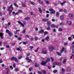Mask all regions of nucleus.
I'll return each mask as SVG.
<instances>
[{
  "label": "nucleus",
  "instance_id": "f257e3e1",
  "mask_svg": "<svg viewBox=\"0 0 74 74\" xmlns=\"http://www.w3.org/2000/svg\"><path fill=\"white\" fill-rule=\"evenodd\" d=\"M13 4H12L10 6H8V9L7 10V11H10L11 10H13L14 8H13Z\"/></svg>",
  "mask_w": 74,
  "mask_h": 74
},
{
  "label": "nucleus",
  "instance_id": "f03ea898",
  "mask_svg": "<svg viewBox=\"0 0 74 74\" xmlns=\"http://www.w3.org/2000/svg\"><path fill=\"white\" fill-rule=\"evenodd\" d=\"M62 64V63L61 62L59 63V62H54L53 64V65H57V66H61Z\"/></svg>",
  "mask_w": 74,
  "mask_h": 74
},
{
  "label": "nucleus",
  "instance_id": "7ed1b4c3",
  "mask_svg": "<svg viewBox=\"0 0 74 74\" xmlns=\"http://www.w3.org/2000/svg\"><path fill=\"white\" fill-rule=\"evenodd\" d=\"M46 63H47L46 61L45 62L44 61H42L41 63V64L42 66H46Z\"/></svg>",
  "mask_w": 74,
  "mask_h": 74
},
{
  "label": "nucleus",
  "instance_id": "20e7f679",
  "mask_svg": "<svg viewBox=\"0 0 74 74\" xmlns=\"http://www.w3.org/2000/svg\"><path fill=\"white\" fill-rule=\"evenodd\" d=\"M42 21L43 22H48V21H49V19L47 18H44L42 19Z\"/></svg>",
  "mask_w": 74,
  "mask_h": 74
},
{
  "label": "nucleus",
  "instance_id": "39448f33",
  "mask_svg": "<svg viewBox=\"0 0 74 74\" xmlns=\"http://www.w3.org/2000/svg\"><path fill=\"white\" fill-rule=\"evenodd\" d=\"M41 53H44V54H47L48 52L47 51H44V50H42Z\"/></svg>",
  "mask_w": 74,
  "mask_h": 74
},
{
  "label": "nucleus",
  "instance_id": "423d86ee",
  "mask_svg": "<svg viewBox=\"0 0 74 74\" xmlns=\"http://www.w3.org/2000/svg\"><path fill=\"white\" fill-rule=\"evenodd\" d=\"M53 46H51L49 47V50L50 51H53Z\"/></svg>",
  "mask_w": 74,
  "mask_h": 74
},
{
  "label": "nucleus",
  "instance_id": "0eeeda50",
  "mask_svg": "<svg viewBox=\"0 0 74 74\" xmlns=\"http://www.w3.org/2000/svg\"><path fill=\"white\" fill-rule=\"evenodd\" d=\"M0 36L1 39H3V34L2 33H0Z\"/></svg>",
  "mask_w": 74,
  "mask_h": 74
},
{
  "label": "nucleus",
  "instance_id": "6e6552de",
  "mask_svg": "<svg viewBox=\"0 0 74 74\" xmlns=\"http://www.w3.org/2000/svg\"><path fill=\"white\" fill-rule=\"evenodd\" d=\"M18 23H19V24H20L21 25V26H22V27H24V25H23V24H22L21 22L20 21H18Z\"/></svg>",
  "mask_w": 74,
  "mask_h": 74
},
{
  "label": "nucleus",
  "instance_id": "1a4fd4ad",
  "mask_svg": "<svg viewBox=\"0 0 74 74\" xmlns=\"http://www.w3.org/2000/svg\"><path fill=\"white\" fill-rule=\"evenodd\" d=\"M64 51V47H62V50H60V53H62Z\"/></svg>",
  "mask_w": 74,
  "mask_h": 74
},
{
  "label": "nucleus",
  "instance_id": "9d476101",
  "mask_svg": "<svg viewBox=\"0 0 74 74\" xmlns=\"http://www.w3.org/2000/svg\"><path fill=\"white\" fill-rule=\"evenodd\" d=\"M50 62V58H47V60L46 61V63H47L48 62Z\"/></svg>",
  "mask_w": 74,
  "mask_h": 74
},
{
  "label": "nucleus",
  "instance_id": "9b49d317",
  "mask_svg": "<svg viewBox=\"0 0 74 74\" xmlns=\"http://www.w3.org/2000/svg\"><path fill=\"white\" fill-rule=\"evenodd\" d=\"M35 66L36 67H39L40 66V64L36 63L35 64Z\"/></svg>",
  "mask_w": 74,
  "mask_h": 74
},
{
  "label": "nucleus",
  "instance_id": "f8f14e48",
  "mask_svg": "<svg viewBox=\"0 0 74 74\" xmlns=\"http://www.w3.org/2000/svg\"><path fill=\"white\" fill-rule=\"evenodd\" d=\"M41 71L42 72V73L43 74H46L47 73V72L46 71L44 70H42Z\"/></svg>",
  "mask_w": 74,
  "mask_h": 74
},
{
  "label": "nucleus",
  "instance_id": "ddd939ff",
  "mask_svg": "<svg viewBox=\"0 0 74 74\" xmlns=\"http://www.w3.org/2000/svg\"><path fill=\"white\" fill-rule=\"evenodd\" d=\"M44 30L41 29L39 32V33H44Z\"/></svg>",
  "mask_w": 74,
  "mask_h": 74
},
{
  "label": "nucleus",
  "instance_id": "4468645a",
  "mask_svg": "<svg viewBox=\"0 0 74 74\" xmlns=\"http://www.w3.org/2000/svg\"><path fill=\"white\" fill-rule=\"evenodd\" d=\"M16 58V57L13 56L11 58V59L12 60H15V59Z\"/></svg>",
  "mask_w": 74,
  "mask_h": 74
},
{
  "label": "nucleus",
  "instance_id": "2eb2a0df",
  "mask_svg": "<svg viewBox=\"0 0 74 74\" xmlns=\"http://www.w3.org/2000/svg\"><path fill=\"white\" fill-rule=\"evenodd\" d=\"M21 5H22L23 7H26V5H25V3H21Z\"/></svg>",
  "mask_w": 74,
  "mask_h": 74
},
{
  "label": "nucleus",
  "instance_id": "dca6fc26",
  "mask_svg": "<svg viewBox=\"0 0 74 74\" xmlns=\"http://www.w3.org/2000/svg\"><path fill=\"white\" fill-rule=\"evenodd\" d=\"M24 19L26 21H27V20H29V19H30V17H26Z\"/></svg>",
  "mask_w": 74,
  "mask_h": 74
},
{
  "label": "nucleus",
  "instance_id": "f3484780",
  "mask_svg": "<svg viewBox=\"0 0 74 74\" xmlns=\"http://www.w3.org/2000/svg\"><path fill=\"white\" fill-rule=\"evenodd\" d=\"M67 60V59L66 58H65V59H64V60L62 62V63L63 64H64V63H66V60Z\"/></svg>",
  "mask_w": 74,
  "mask_h": 74
},
{
  "label": "nucleus",
  "instance_id": "a211bd4d",
  "mask_svg": "<svg viewBox=\"0 0 74 74\" xmlns=\"http://www.w3.org/2000/svg\"><path fill=\"white\" fill-rule=\"evenodd\" d=\"M49 36H48L45 38V40L46 41H49Z\"/></svg>",
  "mask_w": 74,
  "mask_h": 74
},
{
  "label": "nucleus",
  "instance_id": "6ab92c4d",
  "mask_svg": "<svg viewBox=\"0 0 74 74\" xmlns=\"http://www.w3.org/2000/svg\"><path fill=\"white\" fill-rule=\"evenodd\" d=\"M16 50H17V51H22V49H20L18 47H17L16 48Z\"/></svg>",
  "mask_w": 74,
  "mask_h": 74
},
{
  "label": "nucleus",
  "instance_id": "aec40b11",
  "mask_svg": "<svg viewBox=\"0 0 74 74\" xmlns=\"http://www.w3.org/2000/svg\"><path fill=\"white\" fill-rule=\"evenodd\" d=\"M60 19L61 20H62V19H63V15H62L60 16Z\"/></svg>",
  "mask_w": 74,
  "mask_h": 74
},
{
  "label": "nucleus",
  "instance_id": "412c9836",
  "mask_svg": "<svg viewBox=\"0 0 74 74\" xmlns=\"http://www.w3.org/2000/svg\"><path fill=\"white\" fill-rule=\"evenodd\" d=\"M67 23L69 25H71V21H68Z\"/></svg>",
  "mask_w": 74,
  "mask_h": 74
},
{
  "label": "nucleus",
  "instance_id": "4be33fe9",
  "mask_svg": "<svg viewBox=\"0 0 74 74\" xmlns=\"http://www.w3.org/2000/svg\"><path fill=\"white\" fill-rule=\"evenodd\" d=\"M39 10V11L40 13H42V10L41 9V8H38Z\"/></svg>",
  "mask_w": 74,
  "mask_h": 74
},
{
  "label": "nucleus",
  "instance_id": "5701e85b",
  "mask_svg": "<svg viewBox=\"0 0 74 74\" xmlns=\"http://www.w3.org/2000/svg\"><path fill=\"white\" fill-rule=\"evenodd\" d=\"M65 3H66V1H64L63 2L61 3L60 4L61 5H63Z\"/></svg>",
  "mask_w": 74,
  "mask_h": 74
},
{
  "label": "nucleus",
  "instance_id": "b1692460",
  "mask_svg": "<svg viewBox=\"0 0 74 74\" xmlns=\"http://www.w3.org/2000/svg\"><path fill=\"white\" fill-rule=\"evenodd\" d=\"M66 71L67 72H69L70 71H71V70H70V68H68L66 69Z\"/></svg>",
  "mask_w": 74,
  "mask_h": 74
},
{
  "label": "nucleus",
  "instance_id": "393cba45",
  "mask_svg": "<svg viewBox=\"0 0 74 74\" xmlns=\"http://www.w3.org/2000/svg\"><path fill=\"white\" fill-rule=\"evenodd\" d=\"M47 24L48 25V26L49 25H50L51 24V22H50V21H48L47 22Z\"/></svg>",
  "mask_w": 74,
  "mask_h": 74
},
{
  "label": "nucleus",
  "instance_id": "a878e982",
  "mask_svg": "<svg viewBox=\"0 0 74 74\" xmlns=\"http://www.w3.org/2000/svg\"><path fill=\"white\" fill-rule=\"evenodd\" d=\"M22 33H23V34H25L26 33V29H24L23 31H22Z\"/></svg>",
  "mask_w": 74,
  "mask_h": 74
},
{
  "label": "nucleus",
  "instance_id": "bb28decb",
  "mask_svg": "<svg viewBox=\"0 0 74 74\" xmlns=\"http://www.w3.org/2000/svg\"><path fill=\"white\" fill-rule=\"evenodd\" d=\"M55 11L54 10H53L51 12H50V14H55Z\"/></svg>",
  "mask_w": 74,
  "mask_h": 74
},
{
  "label": "nucleus",
  "instance_id": "cd10ccee",
  "mask_svg": "<svg viewBox=\"0 0 74 74\" xmlns=\"http://www.w3.org/2000/svg\"><path fill=\"white\" fill-rule=\"evenodd\" d=\"M10 69H9L8 70L7 72H6V74H9V73H10Z\"/></svg>",
  "mask_w": 74,
  "mask_h": 74
},
{
  "label": "nucleus",
  "instance_id": "c85d7f7f",
  "mask_svg": "<svg viewBox=\"0 0 74 74\" xmlns=\"http://www.w3.org/2000/svg\"><path fill=\"white\" fill-rule=\"evenodd\" d=\"M69 16L70 17H73V14H69Z\"/></svg>",
  "mask_w": 74,
  "mask_h": 74
},
{
  "label": "nucleus",
  "instance_id": "c756f323",
  "mask_svg": "<svg viewBox=\"0 0 74 74\" xmlns=\"http://www.w3.org/2000/svg\"><path fill=\"white\" fill-rule=\"evenodd\" d=\"M8 34L10 36H12V33L10 32L8 33Z\"/></svg>",
  "mask_w": 74,
  "mask_h": 74
},
{
  "label": "nucleus",
  "instance_id": "7c9ffc66",
  "mask_svg": "<svg viewBox=\"0 0 74 74\" xmlns=\"http://www.w3.org/2000/svg\"><path fill=\"white\" fill-rule=\"evenodd\" d=\"M62 70L63 71L62 72V73H64V71H66V70L64 69H63V68H62Z\"/></svg>",
  "mask_w": 74,
  "mask_h": 74
},
{
  "label": "nucleus",
  "instance_id": "2f4dec72",
  "mask_svg": "<svg viewBox=\"0 0 74 74\" xmlns=\"http://www.w3.org/2000/svg\"><path fill=\"white\" fill-rule=\"evenodd\" d=\"M13 5H14V6H15V7H18V5H16V3H13Z\"/></svg>",
  "mask_w": 74,
  "mask_h": 74
},
{
  "label": "nucleus",
  "instance_id": "473e14b6",
  "mask_svg": "<svg viewBox=\"0 0 74 74\" xmlns=\"http://www.w3.org/2000/svg\"><path fill=\"white\" fill-rule=\"evenodd\" d=\"M51 27H53L54 28H55V25L53 24H52L51 25Z\"/></svg>",
  "mask_w": 74,
  "mask_h": 74
},
{
  "label": "nucleus",
  "instance_id": "72a5a7b5",
  "mask_svg": "<svg viewBox=\"0 0 74 74\" xmlns=\"http://www.w3.org/2000/svg\"><path fill=\"white\" fill-rule=\"evenodd\" d=\"M14 60H15V62H16V63H18V59L16 58Z\"/></svg>",
  "mask_w": 74,
  "mask_h": 74
},
{
  "label": "nucleus",
  "instance_id": "f704fd0d",
  "mask_svg": "<svg viewBox=\"0 0 74 74\" xmlns=\"http://www.w3.org/2000/svg\"><path fill=\"white\" fill-rule=\"evenodd\" d=\"M56 53L57 54V55H59V56H61V53H60L59 52H57Z\"/></svg>",
  "mask_w": 74,
  "mask_h": 74
},
{
  "label": "nucleus",
  "instance_id": "c9c22d12",
  "mask_svg": "<svg viewBox=\"0 0 74 74\" xmlns=\"http://www.w3.org/2000/svg\"><path fill=\"white\" fill-rule=\"evenodd\" d=\"M39 3L40 4H44V2H43V1H40L39 2Z\"/></svg>",
  "mask_w": 74,
  "mask_h": 74
},
{
  "label": "nucleus",
  "instance_id": "e433bc0d",
  "mask_svg": "<svg viewBox=\"0 0 74 74\" xmlns=\"http://www.w3.org/2000/svg\"><path fill=\"white\" fill-rule=\"evenodd\" d=\"M53 73H57L58 72V71L57 70H54L53 71Z\"/></svg>",
  "mask_w": 74,
  "mask_h": 74
},
{
  "label": "nucleus",
  "instance_id": "4c0bfd02",
  "mask_svg": "<svg viewBox=\"0 0 74 74\" xmlns=\"http://www.w3.org/2000/svg\"><path fill=\"white\" fill-rule=\"evenodd\" d=\"M59 12H57L56 14V16L58 17V16H59Z\"/></svg>",
  "mask_w": 74,
  "mask_h": 74
},
{
  "label": "nucleus",
  "instance_id": "58836bf2",
  "mask_svg": "<svg viewBox=\"0 0 74 74\" xmlns=\"http://www.w3.org/2000/svg\"><path fill=\"white\" fill-rule=\"evenodd\" d=\"M18 69L17 68H16L15 69V71L16 72H17V71H18Z\"/></svg>",
  "mask_w": 74,
  "mask_h": 74
},
{
  "label": "nucleus",
  "instance_id": "ea45409f",
  "mask_svg": "<svg viewBox=\"0 0 74 74\" xmlns=\"http://www.w3.org/2000/svg\"><path fill=\"white\" fill-rule=\"evenodd\" d=\"M30 3L32 4V5H35V3L32 2V1H31L30 2Z\"/></svg>",
  "mask_w": 74,
  "mask_h": 74
},
{
  "label": "nucleus",
  "instance_id": "a19ab883",
  "mask_svg": "<svg viewBox=\"0 0 74 74\" xmlns=\"http://www.w3.org/2000/svg\"><path fill=\"white\" fill-rule=\"evenodd\" d=\"M74 56V54H72V56H70V59H72L73 58V56Z\"/></svg>",
  "mask_w": 74,
  "mask_h": 74
},
{
  "label": "nucleus",
  "instance_id": "79ce46f5",
  "mask_svg": "<svg viewBox=\"0 0 74 74\" xmlns=\"http://www.w3.org/2000/svg\"><path fill=\"white\" fill-rule=\"evenodd\" d=\"M58 31L59 32H62V29L61 28H60L58 29Z\"/></svg>",
  "mask_w": 74,
  "mask_h": 74
},
{
  "label": "nucleus",
  "instance_id": "37998d69",
  "mask_svg": "<svg viewBox=\"0 0 74 74\" xmlns=\"http://www.w3.org/2000/svg\"><path fill=\"white\" fill-rule=\"evenodd\" d=\"M53 9L52 8H50L49 9V11H53Z\"/></svg>",
  "mask_w": 74,
  "mask_h": 74
},
{
  "label": "nucleus",
  "instance_id": "c03bdc74",
  "mask_svg": "<svg viewBox=\"0 0 74 74\" xmlns=\"http://www.w3.org/2000/svg\"><path fill=\"white\" fill-rule=\"evenodd\" d=\"M51 29V28L49 27V26H48V27L47 28V30H50Z\"/></svg>",
  "mask_w": 74,
  "mask_h": 74
},
{
  "label": "nucleus",
  "instance_id": "a18cd8bd",
  "mask_svg": "<svg viewBox=\"0 0 74 74\" xmlns=\"http://www.w3.org/2000/svg\"><path fill=\"white\" fill-rule=\"evenodd\" d=\"M33 70V68H30L29 69V70L30 71H31Z\"/></svg>",
  "mask_w": 74,
  "mask_h": 74
},
{
  "label": "nucleus",
  "instance_id": "49530a36",
  "mask_svg": "<svg viewBox=\"0 0 74 74\" xmlns=\"http://www.w3.org/2000/svg\"><path fill=\"white\" fill-rule=\"evenodd\" d=\"M18 12L20 13H22V11L21 10H18Z\"/></svg>",
  "mask_w": 74,
  "mask_h": 74
},
{
  "label": "nucleus",
  "instance_id": "de8ad7c7",
  "mask_svg": "<svg viewBox=\"0 0 74 74\" xmlns=\"http://www.w3.org/2000/svg\"><path fill=\"white\" fill-rule=\"evenodd\" d=\"M23 44H24V45H26L27 44V42H23Z\"/></svg>",
  "mask_w": 74,
  "mask_h": 74
},
{
  "label": "nucleus",
  "instance_id": "09e8293b",
  "mask_svg": "<svg viewBox=\"0 0 74 74\" xmlns=\"http://www.w3.org/2000/svg\"><path fill=\"white\" fill-rule=\"evenodd\" d=\"M17 38L18 40H22V38L20 37H18Z\"/></svg>",
  "mask_w": 74,
  "mask_h": 74
},
{
  "label": "nucleus",
  "instance_id": "8fccbe9b",
  "mask_svg": "<svg viewBox=\"0 0 74 74\" xmlns=\"http://www.w3.org/2000/svg\"><path fill=\"white\" fill-rule=\"evenodd\" d=\"M68 43H66V42H64V45H68Z\"/></svg>",
  "mask_w": 74,
  "mask_h": 74
},
{
  "label": "nucleus",
  "instance_id": "3c124183",
  "mask_svg": "<svg viewBox=\"0 0 74 74\" xmlns=\"http://www.w3.org/2000/svg\"><path fill=\"white\" fill-rule=\"evenodd\" d=\"M44 34L45 35H46V34H48V32L47 31H46L45 32H44Z\"/></svg>",
  "mask_w": 74,
  "mask_h": 74
},
{
  "label": "nucleus",
  "instance_id": "603ef678",
  "mask_svg": "<svg viewBox=\"0 0 74 74\" xmlns=\"http://www.w3.org/2000/svg\"><path fill=\"white\" fill-rule=\"evenodd\" d=\"M13 66L14 67V68H15V67H16V64H15L14 63H13Z\"/></svg>",
  "mask_w": 74,
  "mask_h": 74
},
{
  "label": "nucleus",
  "instance_id": "864d4df0",
  "mask_svg": "<svg viewBox=\"0 0 74 74\" xmlns=\"http://www.w3.org/2000/svg\"><path fill=\"white\" fill-rule=\"evenodd\" d=\"M10 32V31H9L7 29L6 31V33H8Z\"/></svg>",
  "mask_w": 74,
  "mask_h": 74
},
{
  "label": "nucleus",
  "instance_id": "5fc2aeb1",
  "mask_svg": "<svg viewBox=\"0 0 74 74\" xmlns=\"http://www.w3.org/2000/svg\"><path fill=\"white\" fill-rule=\"evenodd\" d=\"M45 1L46 2V3L47 4H49V1H46V0H45Z\"/></svg>",
  "mask_w": 74,
  "mask_h": 74
},
{
  "label": "nucleus",
  "instance_id": "6e6d98bb",
  "mask_svg": "<svg viewBox=\"0 0 74 74\" xmlns=\"http://www.w3.org/2000/svg\"><path fill=\"white\" fill-rule=\"evenodd\" d=\"M35 40H38V37L37 36H36L35 37Z\"/></svg>",
  "mask_w": 74,
  "mask_h": 74
},
{
  "label": "nucleus",
  "instance_id": "4d7b16f0",
  "mask_svg": "<svg viewBox=\"0 0 74 74\" xmlns=\"http://www.w3.org/2000/svg\"><path fill=\"white\" fill-rule=\"evenodd\" d=\"M59 11L60 12H62L63 11V9H60Z\"/></svg>",
  "mask_w": 74,
  "mask_h": 74
},
{
  "label": "nucleus",
  "instance_id": "13d9d810",
  "mask_svg": "<svg viewBox=\"0 0 74 74\" xmlns=\"http://www.w3.org/2000/svg\"><path fill=\"white\" fill-rule=\"evenodd\" d=\"M51 59L52 62H53V61H54V59H53V58L51 57Z\"/></svg>",
  "mask_w": 74,
  "mask_h": 74
},
{
  "label": "nucleus",
  "instance_id": "bf43d9fd",
  "mask_svg": "<svg viewBox=\"0 0 74 74\" xmlns=\"http://www.w3.org/2000/svg\"><path fill=\"white\" fill-rule=\"evenodd\" d=\"M68 39L69 40H71V37H69Z\"/></svg>",
  "mask_w": 74,
  "mask_h": 74
},
{
  "label": "nucleus",
  "instance_id": "052dcab7",
  "mask_svg": "<svg viewBox=\"0 0 74 74\" xmlns=\"http://www.w3.org/2000/svg\"><path fill=\"white\" fill-rule=\"evenodd\" d=\"M32 62V60H29L28 62L30 63Z\"/></svg>",
  "mask_w": 74,
  "mask_h": 74
},
{
  "label": "nucleus",
  "instance_id": "680f3d73",
  "mask_svg": "<svg viewBox=\"0 0 74 74\" xmlns=\"http://www.w3.org/2000/svg\"><path fill=\"white\" fill-rule=\"evenodd\" d=\"M38 74H42V73H41V72L40 71H38Z\"/></svg>",
  "mask_w": 74,
  "mask_h": 74
},
{
  "label": "nucleus",
  "instance_id": "e2e57ef3",
  "mask_svg": "<svg viewBox=\"0 0 74 74\" xmlns=\"http://www.w3.org/2000/svg\"><path fill=\"white\" fill-rule=\"evenodd\" d=\"M53 31L54 32H56V29H55V28L53 29Z\"/></svg>",
  "mask_w": 74,
  "mask_h": 74
},
{
  "label": "nucleus",
  "instance_id": "0e129e2a",
  "mask_svg": "<svg viewBox=\"0 0 74 74\" xmlns=\"http://www.w3.org/2000/svg\"><path fill=\"white\" fill-rule=\"evenodd\" d=\"M7 42V41H5L3 42V43L4 44H6Z\"/></svg>",
  "mask_w": 74,
  "mask_h": 74
},
{
  "label": "nucleus",
  "instance_id": "69168bd1",
  "mask_svg": "<svg viewBox=\"0 0 74 74\" xmlns=\"http://www.w3.org/2000/svg\"><path fill=\"white\" fill-rule=\"evenodd\" d=\"M10 68L11 69V70H13V68H12V66H10Z\"/></svg>",
  "mask_w": 74,
  "mask_h": 74
},
{
  "label": "nucleus",
  "instance_id": "338daca9",
  "mask_svg": "<svg viewBox=\"0 0 74 74\" xmlns=\"http://www.w3.org/2000/svg\"><path fill=\"white\" fill-rule=\"evenodd\" d=\"M52 22H55V19H52Z\"/></svg>",
  "mask_w": 74,
  "mask_h": 74
},
{
  "label": "nucleus",
  "instance_id": "774afa93",
  "mask_svg": "<svg viewBox=\"0 0 74 74\" xmlns=\"http://www.w3.org/2000/svg\"><path fill=\"white\" fill-rule=\"evenodd\" d=\"M72 49H74V45L72 46Z\"/></svg>",
  "mask_w": 74,
  "mask_h": 74
}]
</instances>
